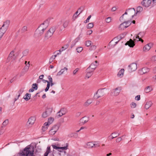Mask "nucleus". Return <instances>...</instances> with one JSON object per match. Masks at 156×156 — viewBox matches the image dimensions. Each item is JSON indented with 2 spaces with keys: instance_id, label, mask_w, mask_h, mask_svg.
<instances>
[{
  "instance_id": "f257e3e1",
  "label": "nucleus",
  "mask_w": 156,
  "mask_h": 156,
  "mask_svg": "<svg viewBox=\"0 0 156 156\" xmlns=\"http://www.w3.org/2000/svg\"><path fill=\"white\" fill-rule=\"evenodd\" d=\"M34 147L32 145H28L23 150H20L18 154V156H35L34 151Z\"/></svg>"
},
{
  "instance_id": "f03ea898",
  "label": "nucleus",
  "mask_w": 156,
  "mask_h": 156,
  "mask_svg": "<svg viewBox=\"0 0 156 156\" xmlns=\"http://www.w3.org/2000/svg\"><path fill=\"white\" fill-rule=\"evenodd\" d=\"M121 90V88L120 87H118L112 89L111 91L110 95L112 96H117L119 94Z\"/></svg>"
},
{
  "instance_id": "7ed1b4c3",
  "label": "nucleus",
  "mask_w": 156,
  "mask_h": 156,
  "mask_svg": "<svg viewBox=\"0 0 156 156\" xmlns=\"http://www.w3.org/2000/svg\"><path fill=\"white\" fill-rule=\"evenodd\" d=\"M104 89H101L98 90L94 96L95 99H97L104 95L105 93L103 91Z\"/></svg>"
},
{
  "instance_id": "20e7f679",
  "label": "nucleus",
  "mask_w": 156,
  "mask_h": 156,
  "mask_svg": "<svg viewBox=\"0 0 156 156\" xmlns=\"http://www.w3.org/2000/svg\"><path fill=\"white\" fill-rule=\"evenodd\" d=\"M55 31V29L54 28H50L45 34V38L47 39H48L53 35Z\"/></svg>"
},
{
  "instance_id": "39448f33",
  "label": "nucleus",
  "mask_w": 156,
  "mask_h": 156,
  "mask_svg": "<svg viewBox=\"0 0 156 156\" xmlns=\"http://www.w3.org/2000/svg\"><path fill=\"white\" fill-rule=\"evenodd\" d=\"M98 65V61H95L94 62L92 63L87 69V71H94Z\"/></svg>"
},
{
  "instance_id": "423d86ee",
  "label": "nucleus",
  "mask_w": 156,
  "mask_h": 156,
  "mask_svg": "<svg viewBox=\"0 0 156 156\" xmlns=\"http://www.w3.org/2000/svg\"><path fill=\"white\" fill-rule=\"evenodd\" d=\"M52 109L51 108H47L45 111L42 113V117L46 118L50 115L52 112Z\"/></svg>"
},
{
  "instance_id": "0eeeda50",
  "label": "nucleus",
  "mask_w": 156,
  "mask_h": 156,
  "mask_svg": "<svg viewBox=\"0 0 156 156\" xmlns=\"http://www.w3.org/2000/svg\"><path fill=\"white\" fill-rule=\"evenodd\" d=\"M44 30L39 27L35 31V37H39L41 36L43 34Z\"/></svg>"
},
{
  "instance_id": "6e6552de",
  "label": "nucleus",
  "mask_w": 156,
  "mask_h": 156,
  "mask_svg": "<svg viewBox=\"0 0 156 156\" xmlns=\"http://www.w3.org/2000/svg\"><path fill=\"white\" fill-rule=\"evenodd\" d=\"M128 70L130 72L135 71L137 68V64L135 63H132L128 66Z\"/></svg>"
},
{
  "instance_id": "1a4fd4ad",
  "label": "nucleus",
  "mask_w": 156,
  "mask_h": 156,
  "mask_svg": "<svg viewBox=\"0 0 156 156\" xmlns=\"http://www.w3.org/2000/svg\"><path fill=\"white\" fill-rule=\"evenodd\" d=\"M49 25V21L48 20H46L44 21L43 23L41 24L39 26L44 31L48 27Z\"/></svg>"
},
{
  "instance_id": "9d476101",
  "label": "nucleus",
  "mask_w": 156,
  "mask_h": 156,
  "mask_svg": "<svg viewBox=\"0 0 156 156\" xmlns=\"http://www.w3.org/2000/svg\"><path fill=\"white\" fill-rule=\"evenodd\" d=\"M10 24V21L7 20L3 23V24L1 28L2 29L6 31Z\"/></svg>"
},
{
  "instance_id": "9b49d317",
  "label": "nucleus",
  "mask_w": 156,
  "mask_h": 156,
  "mask_svg": "<svg viewBox=\"0 0 156 156\" xmlns=\"http://www.w3.org/2000/svg\"><path fill=\"white\" fill-rule=\"evenodd\" d=\"M151 2V0H143L141 2V4L143 6L147 7L150 5Z\"/></svg>"
},
{
  "instance_id": "f8f14e48",
  "label": "nucleus",
  "mask_w": 156,
  "mask_h": 156,
  "mask_svg": "<svg viewBox=\"0 0 156 156\" xmlns=\"http://www.w3.org/2000/svg\"><path fill=\"white\" fill-rule=\"evenodd\" d=\"M126 11L128 12L129 14L132 16V17L133 18L136 15L135 11L134 8H130L126 10Z\"/></svg>"
},
{
  "instance_id": "ddd939ff",
  "label": "nucleus",
  "mask_w": 156,
  "mask_h": 156,
  "mask_svg": "<svg viewBox=\"0 0 156 156\" xmlns=\"http://www.w3.org/2000/svg\"><path fill=\"white\" fill-rule=\"evenodd\" d=\"M149 69L147 68L144 67L139 70L138 73L140 75H143L149 72Z\"/></svg>"
},
{
  "instance_id": "4468645a",
  "label": "nucleus",
  "mask_w": 156,
  "mask_h": 156,
  "mask_svg": "<svg viewBox=\"0 0 156 156\" xmlns=\"http://www.w3.org/2000/svg\"><path fill=\"white\" fill-rule=\"evenodd\" d=\"M15 58V57L14 55V51H11L9 54V56L7 58L8 61H9L10 60L12 59L14 60Z\"/></svg>"
},
{
  "instance_id": "2eb2a0df",
  "label": "nucleus",
  "mask_w": 156,
  "mask_h": 156,
  "mask_svg": "<svg viewBox=\"0 0 156 156\" xmlns=\"http://www.w3.org/2000/svg\"><path fill=\"white\" fill-rule=\"evenodd\" d=\"M125 45H128L130 47L133 48L135 44L134 41L130 39L129 41L125 43Z\"/></svg>"
},
{
  "instance_id": "dca6fc26",
  "label": "nucleus",
  "mask_w": 156,
  "mask_h": 156,
  "mask_svg": "<svg viewBox=\"0 0 156 156\" xmlns=\"http://www.w3.org/2000/svg\"><path fill=\"white\" fill-rule=\"evenodd\" d=\"M35 121V118L34 116L31 117L29 119L28 123L30 126L34 123Z\"/></svg>"
},
{
  "instance_id": "f3484780",
  "label": "nucleus",
  "mask_w": 156,
  "mask_h": 156,
  "mask_svg": "<svg viewBox=\"0 0 156 156\" xmlns=\"http://www.w3.org/2000/svg\"><path fill=\"white\" fill-rule=\"evenodd\" d=\"M153 44L152 43H150L145 45L143 48L144 51H148L151 48V47L152 46Z\"/></svg>"
},
{
  "instance_id": "a211bd4d",
  "label": "nucleus",
  "mask_w": 156,
  "mask_h": 156,
  "mask_svg": "<svg viewBox=\"0 0 156 156\" xmlns=\"http://www.w3.org/2000/svg\"><path fill=\"white\" fill-rule=\"evenodd\" d=\"M92 99H89L84 103L83 106L84 107H87L92 103Z\"/></svg>"
},
{
  "instance_id": "6ab92c4d",
  "label": "nucleus",
  "mask_w": 156,
  "mask_h": 156,
  "mask_svg": "<svg viewBox=\"0 0 156 156\" xmlns=\"http://www.w3.org/2000/svg\"><path fill=\"white\" fill-rule=\"evenodd\" d=\"M153 103L151 101H149L146 102L145 105V108L146 109H148L152 105Z\"/></svg>"
},
{
  "instance_id": "aec40b11",
  "label": "nucleus",
  "mask_w": 156,
  "mask_h": 156,
  "mask_svg": "<svg viewBox=\"0 0 156 156\" xmlns=\"http://www.w3.org/2000/svg\"><path fill=\"white\" fill-rule=\"evenodd\" d=\"M125 23L124 22L123 23H121L119 25V30H124L127 27V26L125 24Z\"/></svg>"
},
{
  "instance_id": "412c9836",
  "label": "nucleus",
  "mask_w": 156,
  "mask_h": 156,
  "mask_svg": "<svg viewBox=\"0 0 156 156\" xmlns=\"http://www.w3.org/2000/svg\"><path fill=\"white\" fill-rule=\"evenodd\" d=\"M88 121V118L85 117H83L80 119V121L82 124H84Z\"/></svg>"
},
{
  "instance_id": "4be33fe9",
  "label": "nucleus",
  "mask_w": 156,
  "mask_h": 156,
  "mask_svg": "<svg viewBox=\"0 0 156 156\" xmlns=\"http://www.w3.org/2000/svg\"><path fill=\"white\" fill-rule=\"evenodd\" d=\"M94 146H95L94 144L92 142H88L86 144V147L88 148H92Z\"/></svg>"
},
{
  "instance_id": "5701e85b",
  "label": "nucleus",
  "mask_w": 156,
  "mask_h": 156,
  "mask_svg": "<svg viewBox=\"0 0 156 156\" xmlns=\"http://www.w3.org/2000/svg\"><path fill=\"white\" fill-rule=\"evenodd\" d=\"M152 88L150 86L147 87L144 89V91L146 93H148L152 90Z\"/></svg>"
},
{
  "instance_id": "b1692460",
  "label": "nucleus",
  "mask_w": 156,
  "mask_h": 156,
  "mask_svg": "<svg viewBox=\"0 0 156 156\" xmlns=\"http://www.w3.org/2000/svg\"><path fill=\"white\" fill-rule=\"evenodd\" d=\"M68 69L66 67H64L63 69H62L60 71H59L57 73V75L60 76L64 72V71L66 70L67 71Z\"/></svg>"
},
{
  "instance_id": "393cba45",
  "label": "nucleus",
  "mask_w": 156,
  "mask_h": 156,
  "mask_svg": "<svg viewBox=\"0 0 156 156\" xmlns=\"http://www.w3.org/2000/svg\"><path fill=\"white\" fill-rule=\"evenodd\" d=\"M31 97V95L30 94L27 93L25 96L23 97V99H24L26 101H28L30 99Z\"/></svg>"
},
{
  "instance_id": "a878e982",
  "label": "nucleus",
  "mask_w": 156,
  "mask_h": 156,
  "mask_svg": "<svg viewBox=\"0 0 156 156\" xmlns=\"http://www.w3.org/2000/svg\"><path fill=\"white\" fill-rule=\"evenodd\" d=\"M87 73L86 76V78H87L88 79L93 74L92 72L93 71H87Z\"/></svg>"
},
{
  "instance_id": "bb28decb",
  "label": "nucleus",
  "mask_w": 156,
  "mask_h": 156,
  "mask_svg": "<svg viewBox=\"0 0 156 156\" xmlns=\"http://www.w3.org/2000/svg\"><path fill=\"white\" fill-rule=\"evenodd\" d=\"M69 46V45L68 44H66L65 45L63 46L62 47V48L61 49H60L59 51L60 52H61V51H63L65 50L66 49L68 48V47Z\"/></svg>"
},
{
  "instance_id": "cd10ccee",
  "label": "nucleus",
  "mask_w": 156,
  "mask_h": 156,
  "mask_svg": "<svg viewBox=\"0 0 156 156\" xmlns=\"http://www.w3.org/2000/svg\"><path fill=\"white\" fill-rule=\"evenodd\" d=\"M49 125L48 124V123H47V122H45L44 125V126L42 127V130L43 131H45L48 129L47 126Z\"/></svg>"
},
{
  "instance_id": "c85d7f7f",
  "label": "nucleus",
  "mask_w": 156,
  "mask_h": 156,
  "mask_svg": "<svg viewBox=\"0 0 156 156\" xmlns=\"http://www.w3.org/2000/svg\"><path fill=\"white\" fill-rule=\"evenodd\" d=\"M51 152L50 147H48L47 148L46 152L44 154V156H48V154Z\"/></svg>"
},
{
  "instance_id": "c756f323",
  "label": "nucleus",
  "mask_w": 156,
  "mask_h": 156,
  "mask_svg": "<svg viewBox=\"0 0 156 156\" xmlns=\"http://www.w3.org/2000/svg\"><path fill=\"white\" fill-rule=\"evenodd\" d=\"M124 69H121L118 73V75L120 77H122L124 74Z\"/></svg>"
},
{
  "instance_id": "7c9ffc66",
  "label": "nucleus",
  "mask_w": 156,
  "mask_h": 156,
  "mask_svg": "<svg viewBox=\"0 0 156 156\" xmlns=\"http://www.w3.org/2000/svg\"><path fill=\"white\" fill-rule=\"evenodd\" d=\"M6 31L0 28V38H1L4 34Z\"/></svg>"
},
{
  "instance_id": "2f4dec72",
  "label": "nucleus",
  "mask_w": 156,
  "mask_h": 156,
  "mask_svg": "<svg viewBox=\"0 0 156 156\" xmlns=\"http://www.w3.org/2000/svg\"><path fill=\"white\" fill-rule=\"evenodd\" d=\"M8 123L9 120L8 119L5 120L2 124V127H5L8 124Z\"/></svg>"
},
{
  "instance_id": "473e14b6",
  "label": "nucleus",
  "mask_w": 156,
  "mask_h": 156,
  "mask_svg": "<svg viewBox=\"0 0 156 156\" xmlns=\"http://www.w3.org/2000/svg\"><path fill=\"white\" fill-rule=\"evenodd\" d=\"M54 120V119L53 118L50 117V118H49L48 119V122H47V123H48V124L49 125L53 122Z\"/></svg>"
},
{
  "instance_id": "72a5a7b5",
  "label": "nucleus",
  "mask_w": 156,
  "mask_h": 156,
  "mask_svg": "<svg viewBox=\"0 0 156 156\" xmlns=\"http://www.w3.org/2000/svg\"><path fill=\"white\" fill-rule=\"evenodd\" d=\"M69 21L68 20L65 21L63 23V26L64 28L66 27L69 23Z\"/></svg>"
},
{
  "instance_id": "f704fd0d",
  "label": "nucleus",
  "mask_w": 156,
  "mask_h": 156,
  "mask_svg": "<svg viewBox=\"0 0 156 156\" xmlns=\"http://www.w3.org/2000/svg\"><path fill=\"white\" fill-rule=\"evenodd\" d=\"M143 8L142 7L140 6H138L137 8L136 9V15L137 13L138 12H140L143 10Z\"/></svg>"
},
{
  "instance_id": "c9c22d12",
  "label": "nucleus",
  "mask_w": 156,
  "mask_h": 156,
  "mask_svg": "<svg viewBox=\"0 0 156 156\" xmlns=\"http://www.w3.org/2000/svg\"><path fill=\"white\" fill-rule=\"evenodd\" d=\"M59 129V126L57 125H55L53 126L52 129L56 132Z\"/></svg>"
},
{
  "instance_id": "e433bc0d",
  "label": "nucleus",
  "mask_w": 156,
  "mask_h": 156,
  "mask_svg": "<svg viewBox=\"0 0 156 156\" xmlns=\"http://www.w3.org/2000/svg\"><path fill=\"white\" fill-rule=\"evenodd\" d=\"M151 61L152 63L156 62V55L152 56L151 58Z\"/></svg>"
},
{
  "instance_id": "4c0bfd02",
  "label": "nucleus",
  "mask_w": 156,
  "mask_h": 156,
  "mask_svg": "<svg viewBox=\"0 0 156 156\" xmlns=\"http://www.w3.org/2000/svg\"><path fill=\"white\" fill-rule=\"evenodd\" d=\"M94 27V24L93 23H91L88 24L87 25V27L88 29L92 28Z\"/></svg>"
},
{
  "instance_id": "58836bf2",
  "label": "nucleus",
  "mask_w": 156,
  "mask_h": 156,
  "mask_svg": "<svg viewBox=\"0 0 156 156\" xmlns=\"http://www.w3.org/2000/svg\"><path fill=\"white\" fill-rule=\"evenodd\" d=\"M24 91V88H21L20 90H19V91H18V93L19 94L18 95V97H20V95L22 94L23 93V92Z\"/></svg>"
},
{
  "instance_id": "ea45409f",
  "label": "nucleus",
  "mask_w": 156,
  "mask_h": 156,
  "mask_svg": "<svg viewBox=\"0 0 156 156\" xmlns=\"http://www.w3.org/2000/svg\"><path fill=\"white\" fill-rule=\"evenodd\" d=\"M74 135H76V137H77L78 136V134L76 133H71L69 135V136L70 137H72L73 136H74Z\"/></svg>"
},
{
  "instance_id": "a19ab883",
  "label": "nucleus",
  "mask_w": 156,
  "mask_h": 156,
  "mask_svg": "<svg viewBox=\"0 0 156 156\" xmlns=\"http://www.w3.org/2000/svg\"><path fill=\"white\" fill-rule=\"evenodd\" d=\"M59 111L60 112H61L62 113L63 115H65L66 113V109L64 108H62Z\"/></svg>"
},
{
  "instance_id": "79ce46f5",
  "label": "nucleus",
  "mask_w": 156,
  "mask_h": 156,
  "mask_svg": "<svg viewBox=\"0 0 156 156\" xmlns=\"http://www.w3.org/2000/svg\"><path fill=\"white\" fill-rule=\"evenodd\" d=\"M83 50V48L82 47H78L76 49L77 51L79 53L81 52Z\"/></svg>"
},
{
  "instance_id": "37998d69",
  "label": "nucleus",
  "mask_w": 156,
  "mask_h": 156,
  "mask_svg": "<svg viewBox=\"0 0 156 156\" xmlns=\"http://www.w3.org/2000/svg\"><path fill=\"white\" fill-rule=\"evenodd\" d=\"M117 135L116 136H112L111 135L110 136H109V139L110 140H112L114 139L115 137H117L118 136H119V133H117Z\"/></svg>"
},
{
  "instance_id": "c03bdc74",
  "label": "nucleus",
  "mask_w": 156,
  "mask_h": 156,
  "mask_svg": "<svg viewBox=\"0 0 156 156\" xmlns=\"http://www.w3.org/2000/svg\"><path fill=\"white\" fill-rule=\"evenodd\" d=\"M79 70V68H76L75 69L73 72V75H75L76 73Z\"/></svg>"
},
{
  "instance_id": "a18cd8bd",
  "label": "nucleus",
  "mask_w": 156,
  "mask_h": 156,
  "mask_svg": "<svg viewBox=\"0 0 156 156\" xmlns=\"http://www.w3.org/2000/svg\"><path fill=\"white\" fill-rule=\"evenodd\" d=\"M124 23H125V24L127 26V27H128L131 24V22L130 21H127L125 22H124Z\"/></svg>"
},
{
  "instance_id": "49530a36",
  "label": "nucleus",
  "mask_w": 156,
  "mask_h": 156,
  "mask_svg": "<svg viewBox=\"0 0 156 156\" xmlns=\"http://www.w3.org/2000/svg\"><path fill=\"white\" fill-rule=\"evenodd\" d=\"M32 88L35 90H37V85L36 83H34L32 85Z\"/></svg>"
},
{
  "instance_id": "de8ad7c7",
  "label": "nucleus",
  "mask_w": 156,
  "mask_h": 156,
  "mask_svg": "<svg viewBox=\"0 0 156 156\" xmlns=\"http://www.w3.org/2000/svg\"><path fill=\"white\" fill-rule=\"evenodd\" d=\"M63 115V114L61 112H60L59 111L56 114V116H57L58 118L60 117Z\"/></svg>"
},
{
  "instance_id": "09e8293b",
  "label": "nucleus",
  "mask_w": 156,
  "mask_h": 156,
  "mask_svg": "<svg viewBox=\"0 0 156 156\" xmlns=\"http://www.w3.org/2000/svg\"><path fill=\"white\" fill-rule=\"evenodd\" d=\"M96 48V46L95 45H91L90 49L91 50H94Z\"/></svg>"
},
{
  "instance_id": "8fccbe9b",
  "label": "nucleus",
  "mask_w": 156,
  "mask_h": 156,
  "mask_svg": "<svg viewBox=\"0 0 156 156\" xmlns=\"http://www.w3.org/2000/svg\"><path fill=\"white\" fill-rule=\"evenodd\" d=\"M91 41H86L85 45L87 47L91 45Z\"/></svg>"
},
{
  "instance_id": "3c124183",
  "label": "nucleus",
  "mask_w": 156,
  "mask_h": 156,
  "mask_svg": "<svg viewBox=\"0 0 156 156\" xmlns=\"http://www.w3.org/2000/svg\"><path fill=\"white\" fill-rule=\"evenodd\" d=\"M27 27L26 26L23 27L22 29L21 30L23 32H24L27 31Z\"/></svg>"
},
{
  "instance_id": "603ef678",
  "label": "nucleus",
  "mask_w": 156,
  "mask_h": 156,
  "mask_svg": "<svg viewBox=\"0 0 156 156\" xmlns=\"http://www.w3.org/2000/svg\"><path fill=\"white\" fill-rule=\"evenodd\" d=\"M68 144H66V146L65 147H60L59 149H62V150H67L68 149Z\"/></svg>"
},
{
  "instance_id": "864d4df0",
  "label": "nucleus",
  "mask_w": 156,
  "mask_h": 156,
  "mask_svg": "<svg viewBox=\"0 0 156 156\" xmlns=\"http://www.w3.org/2000/svg\"><path fill=\"white\" fill-rule=\"evenodd\" d=\"M48 79L49 80L48 82L50 83V82H53V79L52 77H51L50 76H48Z\"/></svg>"
},
{
  "instance_id": "5fc2aeb1",
  "label": "nucleus",
  "mask_w": 156,
  "mask_h": 156,
  "mask_svg": "<svg viewBox=\"0 0 156 156\" xmlns=\"http://www.w3.org/2000/svg\"><path fill=\"white\" fill-rule=\"evenodd\" d=\"M132 108H135L136 106V104L135 103L132 102L130 105Z\"/></svg>"
},
{
  "instance_id": "6e6d98bb",
  "label": "nucleus",
  "mask_w": 156,
  "mask_h": 156,
  "mask_svg": "<svg viewBox=\"0 0 156 156\" xmlns=\"http://www.w3.org/2000/svg\"><path fill=\"white\" fill-rule=\"evenodd\" d=\"M29 66H27V65H26L24 68V70L25 72H27L29 68Z\"/></svg>"
},
{
  "instance_id": "4d7b16f0",
  "label": "nucleus",
  "mask_w": 156,
  "mask_h": 156,
  "mask_svg": "<svg viewBox=\"0 0 156 156\" xmlns=\"http://www.w3.org/2000/svg\"><path fill=\"white\" fill-rule=\"evenodd\" d=\"M28 53V51L27 50L24 51L23 52V55L25 56L27 55Z\"/></svg>"
},
{
  "instance_id": "13d9d810",
  "label": "nucleus",
  "mask_w": 156,
  "mask_h": 156,
  "mask_svg": "<svg viewBox=\"0 0 156 156\" xmlns=\"http://www.w3.org/2000/svg\"><path fill=\"white\" fill-rule=\"evenodd\" d=\"M111 18L110 17H108L107 18L106 20L105 21L107 23H109L111 22Z\"/></svg>"
},
{
  "instance_id": "bf43d9fd",
  "label": "nucleus",
  "mask_w": 156,
  "mask_h": 156,
  "mask_svg": "<svg viewBox=\"0 0 156 156\" xmlns=\"http://www.w3.org/2000/svg\"><path fill=\"white\" fill-rule=\"evenodd\" d=\"M91 17V16L90 15L87 18V20L84 21V23H86L87 22H89V20L90 19V18Z\"/></svg>"
},
{
  "instance_id": "052dcab7",
  "label": "nucleus",
  "mask_w": 156,
  "mask_h": 156,
  "mask_svg": "<svg viewBox=\"0 0 156 156\" xmlns=\"http://www.w3.org/2000/svg\"><path fill=\"white\" fill-rule=\"evenodd\" d=\"M49 133L51 135H54L55 133V132L53 130L51 129L49 132Z\"/></svg>"
},
{
  "instance_id": "680f3d73",
  "label": "nucleus",
  "mask_w": 156,
  "mask_h": 156,
  "mask_svg": "<svg viewBox=\"0 0 156 156\" xmlns=\"http://www.w3.org/2000/svg\"><path fill=\"white\" fill-rule=\"evenodd\" d=\"M57 56V55H52L50 58V60H51V62L53 61V60L54 59L55 57Z\"/></svg>"
},
{
  "instance_id": "e2e57ef3",
  "label": "nucleus",
  "mask_w": 156,
  "mask_h": 156,
  "mask_svg": "<svg viewBox=\"0 0 156 156\" xmlns=\"http://www.w3.org/2000/svg\"><path fill=\"white\" fill-rule=\"evenodd\" d=\"M122 140V138L121 137H119L117 138L116 139V141L117 142H119L120 141H121Z\"/></svg>"
},
{
  "instance_id": "0e129e2a",
  "label": "nucleus",
  "mask_w": 156,
  "mask_h": 156,
  "mask_svg": "<svg viewBox=\"0 0 156 156\" xmlns=\"http://www.w3.org/2000/svg\"><path fill=\"white\" fill-rule=\"evenodd\" d=\"M78 11H77L74 14L73 16V18H76L78 15H77V14L78 13Z\"/></svg>"
},
{
  "instance_id": "69168bd1",
  "label": "nucleus",
  "mask_w": 156,
  "mask_h": 156,
  "mask_svg": "<svg viewBox=\"0 0 156 156\" xmlns=\"http://www.w3.org/2000/svg\"><path fill=\"white\" fill-rule=\"evenodd\" d=\"M52 146L53 148L54 149H59L60 147H58L56 146H55V145H52Z\"/></svg>"
},
{
  "instance_id": "338daca9",
  "label": "nucleus",
  "mask_w": 156,
  "mask_h": 156,
  "mask_svg": "<svg viewBox=\"0 0 156 156\" xmlns=\"http://www.w3.org/2000/svg\"><path fill=\"white\" fill-rule=\"evenodd\" d=\"M92 31L91 30H88L87 32V34L89 35H90L91 34H92Z\"/></svg>"
},
{
  "instance_id": "774afa93",
  "label": "nucleus",
  "mask_w": 156,
  "mask_h": 156,
  "mask_svg": "<svg viewBox=\"0 0 156 156\" xmlns=\"http://www.w3.org/2000/svg\"><path fill=\"white\" fill-rule=\"evenodd\" d=\"M135 99L137 101L139 100L140 99V95L136 96L135 97Z\"/></svg>"
}]
</instances>
